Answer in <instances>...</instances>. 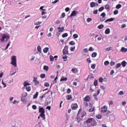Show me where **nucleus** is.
I'll return each instance as SVG.
<instances>
[{
    "label": "nucleus",
    "mask_w": 127,
    "mask_h": 127,
    "mask_svg": "<svg viewBox=\"0 0 127 127\" xmlns=\"http://www.w3.org/2000/svg\"><path fill=\"white\" fill-rule=\"evenodd\" d=\"M109 64L110 63L108 61L104 62V65H105V66H107V65H109Z\"/></svg>",
    "instance_id": "603ef678"
},
{
    "label": "nucleus",
    "mask_w": 127,
    "mask_h": 127,
    "mask_svg": "<svg viewBox=\"0 0 127 127\" xmlns=\"http://www.w3.org/2000/svg\"><path fill=\"white\" fill-rule=\"evenodd\" d=\"M85 102H90L91 101V97L89 95H86L84 98Z\"/></svg>",
    "instance_id": "9d476101"
},
{
    "label": "nucleus",
    "mask_w": 127,
    "mask_h": 127,
    "mask_svg": "<svg viewBox=\"0 0 127 127\" xmlns=\"http://www.w3.org/2000/svg\"><path fill=\"white\" fill-rule=\"evenodd\" d=\"M108 103L109 105H113L114 104V102H113V101H109Z\"/></svg>",
    "instance_id": "774afa93"
},
{
    "label": "nucleus",
    "mask_w": 127,
    "mask_h": 127,
    "mask_svg": "<svg viewBox=\"0 0 127 127\" xmlns=\"http://www.w3.org/2000/svg\"><path fill=\"white\" fill-rule=\"evenodd\" d=\"M96 118L98 119V120H101L102 119V115H98L96 116Z\"/></svg>",
    "instance_id": "e433bc0d"
},
{
    "label": "nucleus",
    "mask_w": 127,
    "mask_h": 127,
    "mask_svg": "<svg viewBox=\"0 0 127 127\" xmlns=\"http://www.w3.org/2000/svg\"><path fill=\"white\" fill-rule=\"evenodd\" d=\"M99 81L100 82V83H103V82H104V79L103 78V77H100L99 78Z\"/></svg>",
    "instance_id": "4c0bfd02"
},
{
    "label": "nucleus",
    "mask_w": 127,
    "mask_h": 127,
    "mask_svg": "<svg viewBox=\"0 0 127 127\" xmlns=\"http://www.w3.org/2000/svg\"><path fill=\"white\" fill-rule=\"evenodd\" d=\"M99 29H102V28H104V25L101 24L98 26Z\"/></svg>",
    "instance_id": "ea45409f"
},
{
    "label": "nucleus",
    "mask_w": 127,
    "mask_h": 127,
    "mask_svg": "<svg viewBox=\"0 0 127 127\" xmlns=\"http://www.w3.org/2000/svg\"><path fill=\"white\" fill-rule=\"evenodd\" d=\"M39 113L41 114H40V117H41L43 120H45V110L44 108L39 106Z\"/></svg>",
    "instance_id": "f03ea898"
},
{
    "label": "nucleus",
    "mask_w": 127,
    "mask_h": 127,
    "mask_svg": "<svg viewBox=\"0 0 127 127\" xmlns=\"http://www.w3.org/2000/svg\"><path fill=\"white\" fill-rule=\"evenodd\" d=\"M50 61H54V58H53V56H50Z\"/></svg>",
    "instance_id": "864d4df0"
},
{
    "label": "nucleus",
    "mask_w": 127,
    "mask_h": 127,
    "mask_svg": "<svg viewBox=\"0 0 127 127\" xmlns=\"http://www.w3.org/2000/svg\"><path fill=\"white\" fill-rule=\"evenodd\" d=\"M89 51H94V48H93L92 47H89Z\"/></svg>",
    "instance_id": "bf43d9fd"
},
{
    "label": "nucleus",
    "mask_w": 127,
    "mask_h": 127,
    "mask_svg": "<svg viewBox=\"0 0 127 127\" xmlns=\"http://www.w3.org/2000/svg\"><path fill=\"white\" fill-rule=\"evenodd\" d=\"M43 69L45 70V71H48V70H49V67L47 65H44Z\"/></svg>",
    "instance_id": "aec40b11"
},
{
    "label": "nucleus",
    "mask_w": 127,
    "mask_h": 127,
    "mask_svg": "<svg viewBox=\"0 0 127 127\" xmlns=\"http://www.w3.org/2000/svg\"><path fill=\"white\" fill-rule=\"evenodd\" d=\"M97 37H98V40H102V36H99L98 35H96L95 36V38H97Z\"/></svg>",
    "instance_id": "b1692460"
},
{
    "label": "nucleus",
    "mask_w": 127,
    "mask_h": 127,
    "mask_svg": "<svg viewBox=\"0 0 127 127\" xmlns=\"http://www.w3.org/2000/svg\"><path fill=\"white\" fill-rule=\"evenodd\" d=\"M95 6H96V3L95 2H90V6L91 7H94Z\"/></svg>",
    "instance_id": "393cba45"
},
{
    "label": "nucleus",
    "mask_w": 127,
    "mask_h": 127,
    "mask_svg": "<svg viewBox=\"0 0 127 127\" xmlns=\"http://www.w3.org/2000/svg\"><path fill=\"white\" fill-rule=\"evenodd\" d=\"M71 93V89L70 88L67 89V93L70 94Z\"/></svg>",
    "instance_id": "69168bd1"
},
{
    "label": "nucleus",
    "mask_w": 127,
    "mask_h": 127,
    "mask_svg": "<svg viewBox=\"0 0 127 127\" xmlns=\"http://www.w3.org/2000/svg\"><path fill=\"white\" fill-rule=\"evenodd\" d=\"M67 36H68V33H65L64 34L62 35V37L63 38H65V37H67Z\"/></svg>",
    "instance_id": "72a5a7b5"
},
{
    "label": "nucleus",
    "mask_w": 127,
    "mask_h": 127,
    "mask_svg": "<svg viewBox=\"0 0 127 127\" xmlns=\"http://www.w3.org/2000/svg\"><path fill=\"white\" fill-rule=\"evenodd\" d=\"M76 15H77V14H76V11L73 10L71 13L70 16L72 17V16H76Z\"/></svg>",
    "instance_id": "4468645a"
},
{
    "label": "nucleus",
    "mask_w": 127,
    "mask_h": 127,
    "mask_svg": "<svg viewBox=\"0 0 127 127\" xmlns=\"http://www.w3.org/2000/svg\"><path fill=\"white\" fill-rule=\"evenodd\" d=\"M39 94V93L38 92H37L35 93V94L33 96V99H37Z\"/></svg>",
    "instance_id": "bb28decb"
},
{
    "label": "nucleus",
    "mask_w": 127,
    "mask_h": 127,
    "mask_svg": "<svg viewBox=\"0 0 127 127\" xmlns=\"http://www.w3.org/2000/svg\"><path fill=\"white\" fill-rule=\"evenodd\" d=\"M97 53H96V52H94V53H93L92 54V57L93 58H95V57H97Z\"/></svg>",
    "instance_id": "cd10ccee"
},
{
    "label": "nucleus",
    "mask_w": 127,
    "mask_h": 127,
    "mask_svg": "<svg viewBox=\"0 0 127 127\" xmlns=\"http://www.w3.org/2000/svg\"><path fill=\"white\" fill-rule=\"evenodd\" d=\"M87 22H90V21H92V19L91 18H88L87 19Z\"/></svg>",
    "instance_id": "e2e57ef3"
},
{
    "label": "nucleus",
    "mask_w": 127,
    "mask_h": 127,
    "mask_svg": "<svg viewBox=\"0 0 127 127\" xmlns=\"http://www.w3.org/2000/svg\"><path fill=\"white\" fill-rule=\"evenodd\" d=\"M101 113H107L108 111V106L104 105L101 108Z\"/></svg>",
    "instance_id": "0eeeda50"
},
{
    "label": "nucleus",
    "mask_w": 127,
    "mask_h": 127,
    "mask_svg": "<svg viewBox=\"0 0 127 127\" xmlns=\"http://www.w3.org/2000/svg\"><path fill=\"white\" fill-rule=\"evenodd\" d=\"M45 87H49V83L48 82H45L44 84Z\"/></svg>",
    "instance_id": "5fc2aeb1"
},
{
    "label": "nucleus",
    "mask_w": 127,
    "mask_h": 127,
    "mask_svg": "<svg viewBox=\"0 0 127 127\" xmlns=\"http://www.w3.org/2000/svg\"><path fill=\"white\" fill-rule=\"evenodd\" d=\"M105 20H106V19H105V18H100V21H101L102 22H103V21H105Z\"/></svg>",
    "instance_id": "3c124183"
},
{
    "label": "nucleus",
    "mask_w": 127,
    "mask_h": 127,
    "mask_svg": "<svg viewBox=\"0 0 127 127\" xmlns=\"http://www.w3.org/2000/svg\"><path fill=\"white\" fill-rule=\"evenodd\" d=\"M71 108L72 110H77L78 109V105L77 103H72L71 105Z\"/></svg>",
    "instance_id": "6e6552de"
},
{
    "label": "nucleus",
    "mask_w": 127,
    "mask_h": 127,
    "mask_svg": "<svg viewBox=\"0 0 127 127\" xmlns=\"http://www.w3.org/2000/svg\"><path fill=\"white\" fill-rule=\"evenodd\" d=\"M105 9V7L104 6H101L100 8H99V11H102Z\"/></svg>",
    "instance_id": "a19ab883"
},
{
    "label": "nucleus",
    "mask_w": 127,
    "mask_h": 127,
    "mask_svg": "<svg viewBox=\"0 0 127 127\" xmlns=\"http://www.w3.org/2000/svg\"><path fill=\"white\" fill-rule=\"evenodd\" d=\"M33 81L34 82L36 86H37V85H39V81L37 80V77H34Z\"/></svg>",
    "instance_id": "1a4fd4ad"
},
{
    "label": "nucleus",
    "mask_w": 127,
    "mask_h": 127,
    "mask_svg": "<svg viewBox=\"0 0 127 127\" xmlns=\"http://www.w3.org/2000/svg\"><path fill=\"white\" fill-rule=\"evenodd\" d=\"M69 45H75V42L72 41L69 43Z\"/></svg>",
    "instance_id": "37998d69"
},
{
    "label": "nucleus",
    "mask_w": 127,
    "mask_h": 127,
    "mask_svg": "<svg viewBox=\"0 0 127 127\" xmlns=\"http://www.w3.org/2000/svg\"><path fill=\"white\" fill-rule=\"evenodd\" d=\"M60 81H67V78L63 76L61 79Z\"/></svg>",
    "instance_id": "c9c22d12"
},
{
    "label": "nucleus",
    "mask_w": 127,
    "mask_h": 127,
    "mask_svg": "<svg viewBox=\"0 0 127 127\" xmlns=\"http://www.w3.org/2000/svg\"><path fill=\"white\" fill-rule=\"evenodd\" d=\"M59 32H63L64 31V26H62L60 25L58 28Z\"/></svg>",
    "instance_id": "9b49d317"
},
{
    "label": "nucleus",
    "mask_w": 127,
    "mask_h": 127,
    "mask_svg": "<svg viewBox=\"0 0 127 127\" xmlns=\"http://www.w3.org/2000/svg\"><path fill=\"white\" fill-rule=\"evenodd\" d=\"M100 16H102V17L104 18L106 16V13L103 12L101 14Z\"/></svg>",
    "instance_id": "c03bdc74"
},
{
    "label": "nucleus",
    "mask_w": 127,
    "mask_h": 127,
    "mask_svg": "<svg viewBox=\"0 0 127 127\" xmlns=\"http://www.w3.org/2000/svg\"><path fill=\"white\" fill-rule=\"evenodd\" d=\"M68 48H69L68 46H65L64 47V49L63 51V53L64 55H68Z\"/></svg>",
    "instance_id": "423d86ee"
},
{
    "label": "nucleus",
    "mask_w": 127,
    "mask_h": 127,
    "mask_svg": "<svg viewBox=\"0 0 127 127\" xmlns=\"http://www.w3.org/2000/svg\"><path fill=\"white\" fill-rule=\"evenodd\" d=\"M106 116H107V117H110V116H111V113H112V111H107V112H106Z\"/></svg>",
    "instance_id": "6ab92c4d"
},
{
    "label": "nucleus",
    "mask_w": 127,
    "mask_h": 127,
    "mask_svg": "<svg viewBox=\"0 0 127 127\" xmlns=\"http://www.w3.org/2000/svg\"><path fill=\"white\" fill-rule=\"evenodd\" d=\"M24 87H26V90L27 91V92H30L31 91V88L30 86H29V85L30 84L28 83L27 81H24V83H23Z\"/></svg>",
    "instance_id": "20e7f679"
},
{
    "label": "nucleus",
    "mask_w": 127,
    "mask_h": 127,
    "mask_svg": "<svg viewBox=\"0 0 127 127\" xmlns=\"http://www.w3.org/2000/svg\"><path fill=\"white\" fill-rule=\"evenodd\" d=\"M87 62H88V63H91V62H92V61H91V59L90 58H88L87 59Z\"/></svg>",
    "instance_id": "0e129e2a"
},
{
    "label": "nucleus",
    "mask_w": 127,
    "mask_h": 127,
    "mask_svg": "<svg viewBox=\"0 0 127 127\" xmlns=\"http://www.w3.org/2000/svg\"><path fill=\"white\" fill-rule=\"evenodd\" d=\"M94 14H98V10H95L93 11Z\"/></svg>",
    "instance_id": "338daca9"
},
{
    "label": "nucleus",
    "mask_w": 127,
    "mask_h": 127,
    "mask_svg": "<svg viewBox=\"0 0 127 127\" xmlns=\"http://www.w3.org/2000/svg\"><path fill=\"white\" fill-rule=\"evenodd\" d=\"M78 37H79V35H78V34H74L73 35V38H74V39L78 38Z\"/></svg>",
    "instance_id": "f704fd0d"
},
{
    "label": "nucleus",
    "mask_w": 127,
    "mask_h": 127,
    "mask_svg": "<svg viewBox=\"0 0 127 127\" xmlns=\"http://www.w3.org/2000/svg\"><path fill=\"white\" fill-rule=\"evenodd\" d=\"M32 108L33 110H36L37 109V107L35 105H32Z\"/></svg>",
    "instance_id": "09e8293b"
},
{
    "label": "nucleus",
    "mask_w": 127,
    "mask_h": 127,
    "mask_svg": "<svg viewBox=\"0 0 127 127\" xmlns=\"http://www.w3.org/2000/svg\"><path fill=\"white\" fill-rule=\"evenodd\" d=\"M127 27V25H126V24H123L121 25V27L122 28H125V27Z\"/></svg>",
    "instance_id": "680f3d73"
},
{
    "label": "nucleus",
    "mask_w": 127,
    "mask_h": 127,
    "mask_svg": "<svg viewBox=\"0 0 127 127\" xmlns=\"http://www.w3.org/2000/svg\"><path fill=\"white\" fill-rule=\"evenodd\" d=\"M85 123H86V124H90V127H96V126H97V122H96L95 119L93 118H88L84 122V124H85Z\"/></svg>",
    "instance_id": "f257e3e1"
},
{
    "label": "nucleus",
    "mask_w": 127,
    "mask_h": 127,
    "mask_svg": "<svg viewBox=\"0 0 127 127\" xmlns=\"http://www.w3.org/2000/svg\"><path fill=\"white\" fill-rule=\"evenodd\" d=\"M70 51H74V50H75V46H74V47H70Z\"/></svg>",
    "instance_id": "4d7b16f0"
},
{
    "label": "nucleus",
    "mask_w": 127,
    "mask_h": 127,
    "mask_svg": "<svg viewBox=\"0 0 127 127\" xmlns=\"http://www.w3.org/2000/svg\"><path fill=\"white\" fill-rule=\"evenodd\" d=\"M91 67L92 69H95L96 68V64H91Z\"/></svg>",
    "instance_id": "49530a36"
},
{
    "label": "nucleus",
    "mask_w": 127,
    "mask_h": 127,
    "mask_svg": "<svg viewBox=\"0 0 127 127\" xmlns=\"http://www.w3.org/2000/svg\"><path fill=\"white\" fill-rule=\"evenodd\" d=\"M42 23V22H39V21H37L34 23L35 25H39V24H41Z\"/></svg>",
    "instance_id": "c756f323"
},
{
    "label": "nucleus",
    "mask_w": 127,
    "mask_h": 127,
    "mask_svg": "<svg viewBox=\"0 0 127 127\" xmlns=\"http://www.w3.org/2000/svg\"><path fill=\"white\" fill-rule=\"evenodd\" d=\"M116 8H118V9L121 8V7H122V4H118L116 5Z\"/></svg>",
    "instance_id": "58836bf2"
},
{
    "label": "nucleus",
    "mask_w": 127,
    "mask_h": 127,
    "mask_svg": "<svg viewBox=\"0 0 127 127\" xmlns=\"http://www.w3.org/2000/svg\"><path fill=\"white\" fill-rule=\"evenodd\" d=\"M64 17H65V13H62L61 15V18H64Z\"/></svg>",
    "instance_id": "de8ad7c7"
},
{
    "label": "nucleus",
    "mask_w": 127,
    "mask_h": 127,
    "mask_svg": "<svg viewBox=\"0 0 127 127\" xmlns=\"http://www.w3.org/2000/svg\"><path fill=\"white\" fill-rule=\"evenodd\" d=\"M81 112H82V108H80L78 112V116H79L81 114Z\"/></svg>",
    "instance_id": "6e6d98bb"
},
{
    "label": "nucleus",
    "mask_w": 127,
    "mask_h": 127,
    "mask_svg": "<svg viewBox=\"0 0 127 127\" xmlns=\"http://www.w3.org/2000/svg\"><path fill=\"white\" fill-rule=\"evenodd\" d=\"M40 77L42 79H43L46 77V75L44 73H42L40 75Z\"/></svg>",
    "instance_id": "7c9ffc66"
},
{
    "label": "nucleus",
    "mask_w": 127,
    "mask_h": 127,
    "mask_svg": "<svg viewBox=\"0 0 127 127\" xmlns=\"http://www.w3.org/2000/svg\"><path fill=\"white\" fill-rule=\"evenodd\" d=\"M127 62H126L125 61H123L122 63H121V65L123 66V67H125V66H127Z\"/></svg>",
    "instance_id": "f3484780"
},
{
    "label": "nucleus",
    "mask_w": 127,
    "mask_h": 127,
    "mask_svg": "<svg viewBox=\"0 0 127 127\" xmlns=\"http://www.w3.org/2000/svg\"><path fill=\"white\" fill-rule=\"evenodd\" d=\"M122 66V64L121 63L117 64L116 66V68L118 69V68H120Z\"/></svg>",
    "instance_id": "2f4dec72"
},
{
    "label": "nucleus",
    "mask_w": 127,
    "mask_h": 127,
    "mask_svg": "<svg viewBox=\"0 0 127 127\" xmlns=\"http://www.w3.org/2000/svg\"><path fill=\"white\" fill-rule=\"evenodd\" d=\"M119 13V11L118 10H116L114 11V14H118Z\"/></svg>",
    "instance_id": "13d9d810"
},
{
    "label": "nucleus",
    "mask_w": 127,
    "mask_h": 127,
    "mask_svg": "<svg viewBox=\"0 0 127 127\" xmlns=\"http://www.w3.org/2000/svg\"><path fill=\"white\" fill-rule=\"evenodd\" d=\"M72 72H73V73H74V74H76V73H77V71H78L77 69H76V68H73L71 69Z\"/></svg>",
    "instance_id": "5701e85b"
},
{
    "label": "nucleus",
    "mask_w": 127,
    "mask_h": 127,
    "mask_svg": "<svg viewBox=\"0 0 127 127\" xmlns=\"http://www.w3.org/2000/svg\"><path fill=\"white\" fill-rule=\"evenodd\" d=\"M10 64L14 67H16L17 66V64H16V56H12L11 57V63Z\"/></svg>",
    "instance_id": "7ed1b4c3"
},
{
    "label": "nucleus",
    "mask_w": 127,
    "mask_h": 127,
    "mask_svg": "<svg viewBox=\"0 0 127 127\" xmlns=\"http://www.w3.org/2000/svg\"><path fill=\"white\" fill-rule=\"evenodd\" d=\"M4 39H6L5 41H7L8 39H9V36H6L5 34H4L2 36V39H0V41L2 42V41H4Z\"/></svg>",
    "instance_id": "39448f33"
},
{
    "label": "nucleus",
    "mask_w": 127,
    "mask_h": 127,
    "mask_svg": "<svg viewBox=\"0 0 127 127\" xmlns=\"http://www.w3.org/2000/svg\"><path fill=\"white\" fill-rule=\"evenodd\" d=\"M86 115H87V113H86V112H82L81 113V117L82 118V119L84 118V117H85L86 116Z\"/></svg>",
    "instance_id": "a878e982"
},
{
    "label": "nucleus",
    "mask_w": 127,
    "mask_h": 127,
    "mask_svg": "<svg viewBox=\"0 0 127 127\" xmlns=\"http://www.w3.org/2000/svg\"><path fill=\"white\" fill-rule=\"evenodd\" d=\"M66 99L67 101H69V100H72L73 97H72V95H68L66 96Z\"/></svg>",
    "instance_id": "ddd939ff"
},
{
    "label": "nucleus",
    "mask_w": 127,
    "mask_h": 127,
    "mask_svg": "<svg viewBox=\"0 0 127 127\" xmlns=\"http://www.w3.org/2000/svg\"><path fill=\"white\" fill-rule=\"evenodd\" d=\"M111 21H114V19L113 18L107 19L105 21V22L107 23V22H110Z\"/></svg>",
    "instance_id": "2eb2a0df"
},
{
    "label": "nucleus",
    "mask_w": 127,
    "mask_h": 127,
    "mask_svg": "<svg viewBox=\"0 0 127 127\" xmlns=\"http://www.w3.org/2000/svg\"><path fill=\"white\" fill-rule=\"evenodd\" d=\"M94 86H98V80H95L94 82Z\"/></svg>",
    "instance_id": "79ce46f5"
},
{
    "label": "nucleus",
    "mask_w": 127,
    "mask_h": 127,
    "mask_svg": "<svg viewBox=\"0 0 127 127\" xmlns=\"http://www.w3.org/2000/svg\"><path fill=\"white\" fill-rule=\"evenodd\" d=\"M83 120V118H81L80 117V118L79 117V115H77L76 117V121L77 122V123H80V122L82 121Z\"/></svg>",
    "instance_id": "f8f14e48"
},
{
    "label": "nucleus",
    "mask_w": 127,
    "mask_h": 127,
    "mask_svg": "<svg viewBox=\"0 0 127 127\" xmlns=\"http://www.w3.org/2000/svg\"><path fill=\"white\" fill-rule=\"evenodd\" d=\"M105 9H106L107 10V11H110V5L106 4L105 5Z\"/></svg>",
    "instance_id": "a211bd4d"
},
{
    "label": "nucleus",
    "mask_w": 127,
    "mask_h": 127,
    "mask_svg": "<svg viewBox=\"0 0 127 127\" xmlns=\"http://www.w3.org/2000/svg\"><path fill=\"white\" fill-rule=\"evenodd\" d=\"M48 93H49V91L46 93L45 94H43L42 96H40V99H43V98H45V96H46V94H48Z\"/></svg>",
    "instance_id": "473e14b6"
},
{
    "label": "nucleus",
    "mask_w": 127,
    "mask_h": 127,
    "mask_svg": "<svg viewBox=\"0 0 127 127\" xmlns=\"http://www.w3.org/2000/svg\"><path fill=\"white\" fill-rule=\"evenodd\" d=\"M37 51L39 53H41V47H40V46L37 47Z\"/></svg>",
    "instance_id": "c85d7f7f"
},
{
    "label": "nucleus",
    "mask_w": 127,
    "mask_h": 127,
    "mask_svg": "<svg viewBox=\"0 0 127 127\" xmlns=\"http://www.w3.org/2000/svg\"><path fill=\"white\" fill-rule=\"evenodd\" d=\"M63 59L64 60V61H67V56H63Z\"/></svg>",
    "instance_id": "8fccbe9b"
},
{
    "label": "nucleus",
    "mask_w": 127,
    "mask_h": 127,
    "mask_svg": "<svg viewBox=\"0 0 127 127\" xmlns=\"http://www.w3.org/2000/svg\"><path fill=\"white\" fill-rule=\"evenodd\" d=\"M127 49L125 48V47H122L121 48V52H127Z\"/></svg>",
    "instance_id": "4be33fe9"
},
{
    "label": "nucleus",
    "mask_w": 127,
    "mask_h": 127,
    "mask_svg": "<svg viewBox=\"0 0 127 127\" xmlns=\"http://www.w3.org/2000/svg\"><path fill=\"white\" fill-rule=\"evenodd\" d=\"M94 111H95V107H93L92 108H90L89 109V112L90 113H92V112H94Z\"/></svg>",
    "instance_id": "a18cd8bd"
},
{
    "label": "nucleus",
    "mask_w": 127,
    "mask_h": 127,
    "mask_svg": "<svg viewBox=\"0 0 127 127\" xmlns=\"http://www.w3.org/2000/svg\"><path fill=\"white\" fill-rule=\"evenodd\" d=\"M110 32L111 30H110V28H107L105 31V34H110Z\"/></svg>",
    "instance_id": "dca6fc26"
},
{
    "label": "nucleus",
    "mask_w": 127,
    "mask_h": 127,
    "mask_svg": "<svg viewBox=\"0 0 127 127\" xmlns=\"http://www.w3.org/2000/svg\"><path fill=\"white\" fill-rule=\"evenodd\" d=\"M48 50H49V48L46 47L44 49L43 52L44 53H47V52H48Z\"/></svg>",
    "instance_id": "412c9836"
},
{
    "label": "nucleus",
    "mask_w": 127,
    "mask_h": 127,
    "mask_svg": "<svg viewBox=\"0 0 127 127\" xmlns=\"http://www.w3.org/2000/svg\"><path fill=\"white\" fill-rule=\"evenodd\" d=\"M93 87H94L93 85H91L90 86V90H91V92H94V89L93 88Z\"/></svg>",
    "instance_id": "052dcab7"
}]
</instances>
